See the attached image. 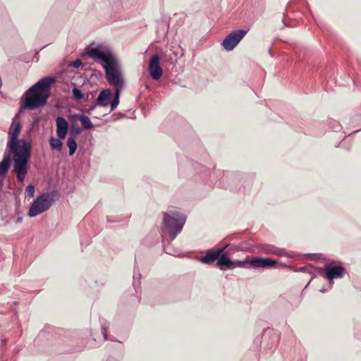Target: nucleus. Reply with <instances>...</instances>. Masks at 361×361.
I'll use <instances>...</instances> for the list:
<instances>
[{"instance_id": "obj_3", "label": "nucleus", "mask_w": 361, "mask_h": 361, "mask_svg": "<svg viewBox=\"0 0 361 361\" xmlns=\"http://www.w3.org/2000/svg\"><path fill=\"white\" fill-rule=\"evenodd\" d=\"M13 154V171L16 173L17 180L23 182L27 173V164L30 157L31 147L16 148L13 146L11 149Z\"/></svg>"}, {"instance_id": "obj_1", "label": "nucleus", "mask_w": 361, "mask_h": 361, "mask_svg": "<svg viewBox=\"0 0 361 361\" xmlns=\"http://www.w3.org/2000/svg\"><path fill=\"white\" fill-rule=\"evenodd\" d=\"M88 55L94 60L99 59L102 61V66L105 71L106 80L115 90L124 88L125 80L121 67L111 52L101 51L99 47H94L89 50Z\"/></svg>"}, {"instance_id": "obj_24", "label": "nucleus", "mask_w": 361, "mask_h": 361, "mask_svg": "<svg viewBox=\"0 0 361 361\" xmlns=\"http://www.w3.org/2000/svg\"><path fill=\"white\" fill-rule=\"evenodd\" d=\"M82 64V62L80 60L77 59L76 61H73V66L74 68H79Z\"/></svg>"}, {"instance_id": "obj_23", "label": "nucleus", "mask_w": 361, "mask_h": 361, "mask_svg": "<svg viewBox=\"0 0 361 361\" xmlns=\"http://www.w3.org/2000/svg\"><path fill=\"white\" fill-rule=\"evenodd\" d=\"M35 193V187L32 185H29L25 188V195L27 197H32Z\"/></svg>"}, {"instance_id": "obj_19", "label": "nucleus", "mask_w": 361, "mask_h": 361, "mask_svg": "<svg viewBox=\"0 0 361 361\" xmlns=\"http://www.w3.org/2000/svg\"><path fill=\"white\" fill-rule=\"evenodd\" d=\"M121 91L122 90H115L114 97L111 103V111L114 110L118 106Z\"/></svg>"}, {"instance_id": "obj_5", "label": "nucleus", "mask_w": 361, "mask_h": 361, "mask_svg": "<svg viewBox=\"0 0 361 361\" xmlns=\"http://www.w3.org/2000/svg\"><path fill=\"white\" fill-rule=\"evenodd\" d=\"M54 192H44L38 196L31 204L28 216L30 217L36 216L47 210L53 204L54 200Z\"/></svg>"}, {"instance_id": "obj_17", "label": "nucleus", "mask_w": 361, "mask_h": 361, "mask_svg": "<svg viewBox=\"0 0 361 361\" xmlns=\"http://www.w3.org/2000/svg\"><path fill=\"white\" fill-rule=\"evenodd\" d=\"M61 139H56L51 137L49 140V142L51 149H56L57 152H61L63 147V143L61 141Z\"/></svg>"}, {"instance_id": "obj_13", "label": "nucleus", "mask_w": 361, "mask_h": 361, "mask_svg": "<svg viewBox=\"0 0 361 361\" xmlns=\"http://www.w3.org/2000/svg\"><path fill=\"white\" fill-rule=\"evenodd\" d=\"M248 266H251L254 268H264L263 258L255 257L252 259H245L242 262H237V267H247Z\"/></svg>"}, {"instance_id": "obj_22", "label": "nucleus", "mask_w": 361, "mask_h": 361, "mask_svg": "<svg viewBox=\"0 0 361 361\" xmlns=\"http://www.w3.org/2000/svg\"><path fill=\"white\" fill-rule=\"evenodd\" d=\"M277 262L276 260L271 259L270 258H263V267H269L274 266Z\"/></svg>"}, {"instance_id": "obj_20", "label": "nucleus", "mask_w": 361, "mask_h": 361, "mask_svg": "<svg viewBox=\"0 0 361 361\" xmlns=\"http://www.w3.org/2000/svg\"><path fill=\"white\" fill-rule=\"evenodd\" d=\"M265 252L267 254H274L279 256H282L283 255V250L275 247H269L266 250Z\"/></svg>"}, {"instance_id": "obj_8", "label": "nucleus", "mask_w": 361, "mask_h": 361, "mask_svg": "<svg viewBox=\"0 0 361 361\" xmlns=\"http://www.w3.org/2000/svg\"><path fill=\"white\" fill-rule=\"evenodd\" d=\"M149 72L150 77L154 80H159L163 74L160 59L157 54L153 55L149 60Z\"/></svg>"}, {"instance_id": "obj_25", "label": "nucleus", "mask_w": 361, "mask_h": 361, "mask_svg": "<svg viewBox=\"0 0 361 361\" xmlns=\"http://www.w3.org/2000/svg\"><path fill=\"white\" fill-rule=\"evenodd\" d=\"M102 333L104 336V340H107V329L106 327H104V326L102 327Z\"/></svg>"}, {"instance_id": "obj_6", "label": "nucleus", "mask_w": 361, "mask_h": 361, "mask_svg": "<svg viewBox=\"0 0 361 361\" xmlns=\"http://www.w3.org/2000/svg\"><path fill=\"white\" fill-rule=\"evenodd\" d=\"M21 128V124L20 122L13 123L11 126L9 136L10 140L8 143L10 149H11L13 146L16 147V148H22L25 147H31L29 142H27L25 140H18V136L20 133Z\"/></svg>"}, {"instance_id": "obj_14", "label": "nucleus", "mask_w": 361, "mask_h": 361, "mask_svg": "<svg viewBox=\"0 0 361 361\" xmlns=\"http://www.w3.org/2000/svg\"><path fill=\"white\" fill-rule=\"evenodd\" d=\"M111 90L105 89L102 90L97 99V102L99 106H106L108 104V101L111 97Z\"/></svg>"}, {"instance_id": "obj_12", "label": "nucleus", "mask_w": 361, "mask_h": 361, "mask_svg": "<svg viewBox=\"0 0 361 361\" xmlns=\"http://www.w3.org/2000/svg\"><path fill=\"white\" fill-rule=\"evenodd\" d=\"M228 245H225L221 248H219L216 250H209L206 252V255L202 258V262L205 264H209L215 260H218L221 254L224 252L225 249Z\"/></svg>"}, {"instance_id": "obj_9", "label": "nucleus", "mask_w": 361, "mask_h": 361, "mask_svg": "<svg viewBox=\"0 0 361 361\" xmlns=\"http://www.w3.org/2000/svg\"><path fill=\"white\" fill-rule=\"evenodd\" d=\"M324 276L327 279H333L335 278H341L344 274V268L341 266H333L327 264L325 266Z\"/></svg>"}, {"instance_id": "obj_18", "label": "nucleus", "mask_w": 361, "mask_h": 361, "mask_svg": "<svg viewBox=\"0 0 361 361\" xmlns=\"http://www.w3.org/2000/svg\"><path fill=\"white\" fill-rule=\"evenodd\" d=\"M67 146L69 149V155L72 156L77 149V144L74 137H70L68 138Z\"/></svg>"}, {"instance_id": "obj_4", "label": "nucleus", "mask_w": 361, "mask_h": 361, "mask_svg": "<svg viewBox=\"0 0 361 361\" xmlns=\"http://www.w3.org/2000/svg\"><path fill=\"white\" fill-rule=\"evenodd\" d=\"M186 217L178 212H170L164 214V225L167 229L170 238L175 239L180 233L185 223Z\"/></svg>"}, {"instance_id": "obj_11", "label": "nucleus", "mask_w": 361, "mask_h": 361, "mask_svg": "<svg viewBox=\"0 0 361 361\" xmlns=\"http://www.w3.org/2000/svg\"><path fill=\"white\" fill-rule=\"evenodd\" d=\"M56 134L59 139H63L65 138L68 129V124L66 120L61 116H59L56 119Z\"/></svg>"}, {"instance_id": "obj_7", "label": "nucleus", "mask_w": 361, "mask_h": 361, "mask_svg": "<svg viewBox=\"0 0 361 361\" xmlns=\"http://www.w3.org/2000/svg\"><path fill=\"white\" fill-rule=\"evenodd\" d=\"M247 30H237L228 35L223 40L222 46L226 51H232L245 36Z\"/></svg>"}, {"instance_id": "obj_16", "label": "nucleus", "mask_w": 361, "mask_h": 361, "mask_svg": "<svg viewBox=\"0 0 361 361\" xmlns=\"http://www.w3.org/2000/svg\"><path fill=\"white\" fill-rule=\"evenodd\" d=\"M11 166V157L9 155L5 157L0 162V176H4L8 172Z\"/></svg>"}, {"instance_id": "obj_15", "label": "nucleus", "mask_w": 361, "mask_h": 361, "mask_svg": "<svg viewBox=\"0 0 361 361\" xmlns=\"http://www.w3.org/2000/svg\"><path fill=\"white\" fill-rule=\"evenodd\" d=\"M73 118L75 120H78L80 121L82 127L84 129L90 130V129L92 128L93 125H92L90 118L87 116L78 114H75L73 116Z\"/></svg>"}, {"instance_id": "obj_2", "label": "nucleus", "mask_w": 361, "mask_h": 361, "mask_svg": "<svg viewBox=\"0 0 361 361\" xmlns=\"http://www.w3.org/2000/svg\"><path fill=\"white\" fill-rule=\"evenodd\" d=\"M54 81V78L44 77L29 88L22 108L33 110L45 105L50 95L51 85Z\"/></svg>"}, {"instance_id": "obj_21", "label": "nucleus", "mask_w": 361, "mask_h": 361, "mask_svg": "<svg viewBox=\"0 0 361 361\" xmlns=\"http://www.w3.org/2000/svg\"><path fill=\"white\" fill-rule=\"evenodd\" d=\"M73 96L75 99L80 100L84 97V94L78 88L74 87L72 90Z\"/></svg>"}, {"instance_id": "obj_10", "label": "nucleus", "mask_w": 361, "mask_h": 361, "mask_svg": "<svg viewBox=\"0 0 361 361\" xmlns=\"http://www.w3.org/2000/svg\"><path fill=\"white\" fill-rule=\"evenodd\" d=\"M237 262L239 261H232L227 257L224 252H223L216 262V266L220 267L221 269H233L235 267H238Z\"/></svg>"}]
</instances>
